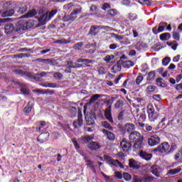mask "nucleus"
Segmentation results:
<instances>
[{"label": "nucleus", "instance_id": "33", "mask_svg": "<svg viewBox=\"0 0 182 182\" xmlns=\"http://www.w3.org/2000/svg\"><path fill=\"white\" fill-rule=\"evenodd\" d=\"M23 112L26 114H29V112H32V103L31 102H29L27 106L25 107Z\"/></svg>", "mask_w": 182, "mask_h": 182}, {"label": "nucleus", "instance_id": "1", "mask_svg": "<svg viewBox=\"0 0 182 182\" xmlns=\"http://www.w3.org/2000/svg\"><path fill=\"white\" fill-rule=\"evenodd\" d=\"M58 14V10L53 9L50 12H46L44 14H43L40 18L39 21L41 22L42 25H45L48 21H50L52 18H53L54 15H56Z\"/></svg>", "mask_w": 182, "mask_h": 182}, {"label": "nucleus", "instance_id": "27", "mask_svg": "<svg viewBox=\"0 0 182 182\" xmlns=\"http://www.w3.org/2000/svg\"><path fill=\"white\" fill-rule=\"evenodd\" d=\"M26 11H28V6H26V4H22L21 6L18 8V14H25Z\"/></svg>", "mask_w": 182, "mask_h": 182}, {"label": "nucleus", "instance_id": "23", "mask_svg": "<svg viewBox=\"0 0 182 182\" xmlns=\"http://www.w3.org/2000/svg\"><path fill=\"white\" fill-rule=\"evenodd\" d=\"M67 66H68V68H72V69H75V68H82L83 65L73 63V61H68L67 63Z\"/></svg>", "mask_w": 182, "mask_h": 182}, {"label": "nucleus", "instance_id": "7", "mask_svg": "<svg viewBox=\"0 0 182 182\" xmlns=\"http://www.w3.org/2000/svg\"><path fill=\"white\" fill-rule=\"evenodd\" d=\"M148 144L151 147H154V146L160 144V137L157 135L151 136V137L148 139Z\"/></svg>", "mask_w": 182, "mask_h": 182}, {"label": "nucleus", "instance_id": "19", "mask_svg": "<svg viewBox=\"0 0 182 182\" xmlns=\"http://www.w3.org/2000/svg\"><path fill=\"white\" fill-rule=\"evenodd\" d=\"M14 14H15V10H14L13 9H9L1 12V17L6 18L8 16H12Z\"/></svg>", "mask_w": 182, "mask_h": 182}, {"label": "nucleus", "instance_id": "15", "mask_svg": "<svg viewBox=\"0 0 182 182\" xmlns=\"http://www.w3.org/2000/svg\"><path fill=\"white\" fill-rule=\"evenodd\" d=\"M13 83L16 86V87H18L21 92H29V88L24 84H21L18 81H13Z\"/></svg>", "mask_w": 182, "mask_h": 182}, {"label": "nucleus", "instance_id": "29", "mask_svg": "<svg viewBox=\"0 0 182 182\" xmlns=\"http://www.w3.org/2000/svg\"><path fill=\"white\" fill-rule=\"evenodd\" d=\"M129 167L132 168H136V170L137 168H139V164L134 159H129Z\"/></svg>", "mask_w": 182, "mask_h": 182}, {"label": "nucleus", "instance_id": "20", "mask_svg": "<svg viewBox=\"0 0 182 182\" xmlns=\"http://www.w3.org/2000/svg\"><path fill=\"white\" fill-rule=\"evenodd\" d=\"M102 133L105 136H107L108 140L113 141L114 140V134L113 132L108 131L107 129H102Z\"/></svg>", "mask_w": 182, "mask_h": 182}, {"label": "nucleus", "instance_id": "44", "mask_svg": "<svg viewBox=\"0 0 182 182\" xmlns=\"http://www.w3.org/2000/svg\"><path fill=\"white\" fill-rule=\"evenodd\" d=\"M114 58V55H107L106 57L104 58V60L105 62H106L107 63H110V61L112 60V59H113Z\"/></svg>", "mask_w": 182, "mask_h": 182}, {"label": "nucleus", "instance_id": "61", "mask_svg": "<svg viewBox=\"0 0 182 182\" xmlns=\"http://www.w3.org/2000/svg\"><path fill=\"white\" fill-rule=\"evenodd\" d=\"M11 21V18H0V25L5 23V22H9Z\"/></svg>", "mask_w": 182, "mask_h": 182}, {"label": "nucleus", "instance_id": "62", "mask_svg": "<svg viewBox=\"0 0 182 182\" xmlns=\"http://www.w3.org/2000/svg\"><path fill=\"white\" fill-rule=\"evenodd\" d=\"M26 29H29L31 28H32V26H33V25H32V22H30V21H26Z\"/></svg>", "mask_w": 182, "mask_h": 182}, {"label": "nucleus", "instance_id": "25", "mask_svg": "<svg viewBox=\"0 0 182 182\" xmlns=\"http://www.w3.org/2000/svg\"><path fill=\"white\" fill-rule=\"evenodd\" d=\"M46 129H48V127L46 126V122H41L40 125L38 127H36V130L37 132H43L44 130H46Z\"/></svg>", "mask_w": 182, "mask_h": 182}, {"label": "nucleus", "instance_id": "39", "mask_svg": "<svg viewBox=\"0 0 182 182\" xmlns=\"http://www.w3.org/2000/svg\"><path fill=\"white\" fill-rule=\"evenodd\" d=\"M73 48L77 50H82V48H83V42L77 43Z\"/></svg>", "mask_w": 182, "mask_h": 182}, {"label": "nucleus", "instance_id": "57", "mask_svg": "<svg viewBox=\"0 0 182 182\" xmlns=\"http://www.w3.org/2000/svg\"><path fill=\"white\" fill-rule=\"evenodd\" d=\"M157 87L153 86V85H149L147 87V90L149 92H154L156 90Z\"/></svg>", "mask_w": 182, "mask_h": 182}, {"label": "nucleus", "instance_id": "63", "mask_svg": "<svg viewBox=\"0 0 182 182\" xmlns=\"http://www.w3.org/2000/svg\"><path fill=\"white\" fill-rule=\"evenodd\" d=\"M145 130H146V132H151L153 130V127L146 124L145 125Z\"/></svg>", "mask_w": 182, "mask_h": 182}, {"label": "nucleus", "instance_id": "5", "mask_svg": "<svg viewBox=\"0 0 182 182\" xmlns=\"http://www.w3.org/2000/svg\"><path fill=\"white\" fill-rule=\"evenodd\" d=\"M147 113L150 122H155V120L157 119V115L155 114L154 107H153V105L149 104L148 105Z\"/></svg>", "mask_w": 182, "mask_h": 182}, {"label": "nucleus", "instance_id": "17", "mask_svg": "<svg viewBox=\"0 0 182 182\" xmlns=\"http://www.w3.org/2000/svg\"><path fill=\"white\" fill-rule=\"evenodd\" d=\"M48 139H49V132L41 134L38 136L37 140L38 141H40V143H43L46 141Z\"/></svg>", "mask_w": 182, "mask_h": 182}, {"label": "nucleus", "instance_id": "9", "mask_svg": "<svg viewBox=\"0 0 182 182\" xmlns=\"http://www.w3.org/2000/svg\"><path fill=\"white\" fill-rule=\"evenodd\" d=\"M120 147L122 150V151H124V153H129L130 150H132V144L129 141H127L125 139H123L120 142Z\"/></svg>", "mask_w": 182, "mask_h": 182}, {"label": "nucleus", "instance_id": "10", "mask_svg": "<svg viewBox=\"0 0 182 182\" xmlns=\"http://www.w3.org/2000/svg\"><path fill=\"white\" fill-rule=\"evenodd\" d=\"M105 116L107 119V120H108V122H109V123H114V122L113 121V117H112V106L109 105L108 106L107 108H106L105 111Z\"/></svg>", "mask_w": 182, "mask_h": 182}, {"label": "nucleus", "instance_id": "60", "mask_svg": "<svg viewBox=\"0 0 182 182\" xmlns=\"http://www.w3.org/2000/svg\"><path fill=\"white\" fill-rule=\"evenodd\" d=\"M115 176L119 180H122V178H123V175L120 172H115Z\"/></svg>", "mask_w": 182, "mask_h": 182}, {"label": "nucleus", "instance_id": "64", "mask_svg": "<svg viewBox=\"0 0 182 182\" xmlns=\"http://www.w3.org/2000/svg\"><path fill=\"white\" fill-rule=\"evenodd\" d=\"M176 90H182V82L181 84L176 85Z\"/></svg>", "mask_w": 182, "mask_h": 182}, {"label": "nucleus", "instance_id": "49", "mask_svg": "<svg viewBox=\"0 0 182 182\" xmlns=\"http://www.w3.org/2000/svg\"><path fill=\"white\" fill-rule=\"evenodd\" d=\"M100 95L98 94L94 95L91 98H90V102L92 103V102H96L97 99H99Z\"/></svg>", "mask_w": 182, "mask_h": 182}, {"label": "nucleus", "instance_id": "58", "mask_svg": "<svg viewBox=\"0 0 182 182\" xmlns=\"http://www.w3.org/2000/svg\"><path fill=\"white\" fill-rule=\"evenodd\" d=\"M143 80V76L139 75L136 77V85H140L141 82Z\"/></svg>", "mask_w": 182, "mask_h": 182}, {"label": "nucleus", "instance_id": "22", "mask_svg": "<svg viewBox=\"0 0 182 182\" xmlns=\"http://www.w3.org/2000/svg\"><path fill=\"white\" fill-rule=\"evenodd\" d=\"M144 141V139H140L139 141H135L134 142H135L133 146V149H134V150H140V149H141L143 147V141Z\"/></svg>", "mask_w": 182, "mask_h": 182}, {"label": "nucleus", "instance_id": "55", "mask_svg": "<svg viewBox=\"0 0 182 182\" xmlns=\"http://www.w3.org/2000/svg\"><path fill=\"white\" fill-rule=\"evenodd\" d=\"M78 125L79 126H82V124H83V119L82 118V114H78Z\"/></svg>", "mask_w": 182, "mask_h": 182}, {"label": "nucleus", "instance_id": "18", "mask_svg": "<svg viewBox=\"0 0 182 182\" xmlns=\"http://www.w3.org/2000/svg\"><path fill=\"white\" fill-rule=\"evenodd\" d=\"M112 73H117L122 70V60H118L117 64L112 68Z\"/></svg>", "mask_w": 182, "mask_h": 182}, {"label": "nucleus", "instance_id": "56", "mask_svg": "<svg viewBox=\"0 0 182 182\" xmlns=\"http://www.w3.org/2000/svg\"><path fill=\"white\" fill-rule=\"evenodd\" d=\"M113 35H114V38L115 39H118V41H123L124 39V37H123L122 36L114 34V33H113Z\"/></svg>", "mask_w": 182, "mask_h": 182}, {"label": "nucleus", "instance_id": "12", "mask_svg": "<svg viewBox=\"0 0 182 182\" xmlns=\"http://www.w3.org/2000/svg\"><path fill=\"white\" fill-rule=\"evenodd\" d=\"M151 172L152 174L156 176V177H160V175L163 173V169L157 166H152L151 167Z\"/></svg>", "mask_w": 182, "mask_h": 182}, {"label": "nucleus", "instance_id": "41", "mask_svg": "<svg viewBox=\"0 0 182 182\" xmlns=\"http://www.w3.org/2000/svg\"><path fill=\"white\" fill-rule=\"evenodd\" d=\"M161 80H163V78L161 77H159L156 79L157 85L160 86L161 87H166V84L163 83Z\"/></svg>", "mask_w": 182, "mask_h": 182}, {"label": "nucleus", "instance_id": "4", "mask_svg": "<svg viewBox=\"0 0 182 182\" xmlns=\"http://www.w3.org/2000/svg\"><path fill=\"white\" fill-rule=\"evenodd\" d=\"M129 140L134 143V141H139V140H144V136L142 134L137 132L134 131L129 134Z\"/></svg>", "mask_w": 182, "mask_h": 182}, {"label": "nucleus", "instance_id": "38", "mask_svg": "<svg viewBox=\"0 0 182 182\" xmlns=\"http://www.w3.org/2000/svg\"><path fill=\"white\" fill-rule=\"evenodd\" d=\"M123 178L125 180V181H130L132 180V175H130L127 172H124L122 176Z\"/></svg>", "mask_w": 182, "mask_h": 182}, {"label": "nucleus", "instance_id": "45", "mask_svg": "<svg viewBox=\"0 0 182 182\" xmlns=\"http://www.w3.org/2000/svg\"><path fill=\"white\" fill-rule=\"evenodd\" d=\"M153 180H154V177L150 176H146L143 178L142 181H144V182H152Z\"/></svg>", "mask_w": 182, "mask_h": 182}, {"label": "nucleus", "instance_id": "8", "mask_svg": "<svg viewBox=\"0 0 182 182\" xmlns=\"http://www.w3.org/2000/svg\"><path fill=\"white\" fill-rule=\"evenodd\" d=\"M170 149V144L168 142L161 144L154 151H159V153H166Z\"/></svg>", "mask_w": 182, "mask_h": 182}, {"label": "nucleus", "instance_id": "16", "mask_svg": "<svg viewBox=\"0 0 182 182\" xmlns=\"http://www.w3.org/2000/svg\"><path fill=\"white\" fill-rule=\"evenodd\" d=\"M139 156L141 157V159H144V160H151V158L153 157V154H149L146 151H141L139 152Z\"/></svg>", "mask_w": 182, "mask_h": 182}, {"label": "nucleus", "instance_id": "53", "mask_svg": "<svg viewBox=\"0 0 182 182\" xmlns=\"http://www.w3.org/2000/svg\"><path fill=\"white\" fill-rule=\"evenodd\" d=\"M173 39H176V41H180V33H178L177 32H173Z\"/></svg>", "mask_w": 182, "mask_h": 182}, {"label": "nucleus", "instance_id": "46", "mask_svg": "<svg viewBox=\"0 0 182 182\" xmlns=\"http://www.w3.org/2000/svg\"><path fill=\"white\" fill-rule=\"evenodd\" d=\"M123 107V101L118 100L115 103V109H122Z\"/></svg>", "mask_w": 182, "mask_h": 182}, {"label": "nucleus", "instance_id": "40", "mask_svg": "<svg viewBox=\"0 0 182 182\" xmlns=\"http://www.w3.org/2000/svg\"><path fill=\"white\" fill-rule=\"evenodd\" d=\"M174 159L176 161H178L182 159V150L179 151L178 153L176 154Z\"/></svg>", "mask_w": 182, "mask_h": 182}, {"label": "nucleus", "instance_id": "47", "mask_svg": "<svg viewBox=\"0 0 182 182\" xmlns=\"http://www.w3.org/2000/svg\"><path fill=\"white\" fill-rule=\"evenodd\" d=\"M99 75H105L106 74V69L104 67H100L98 69Z\"/></svg>", "mask_w": 182, "mask_h": 182}, {"label": "nucleus", "instance_id": "11", "mask_svg": "<svg viewBox=\"0 0 182 182\" xmlns=\"http://www.w3.org/2000/svg\"><path fill=\"white\" fill-rule=\"evenodd\" d=\"M19 31H26V21L21 20L16 23V32H19Z\"/></svg>", "mask_w": 182, "mask_h": 182}, {"label": "nucleus", "instance_id": "36", "mask_svg": "<svg viewBox=\"0 0 182 182\" xmlns=\"http://www.w3.org/2000/svg\"><path fill=\"white\" fill-rule=\"evenodd\" d=\"M77 63H84V65H86L87 63H92V60L89 59H85V58H78L77 60Z\"/></svg>", "mask_w": 182, "mask_h": 182}, {"label": "nucleus", "instance_id": "24", "mask_svg": "<svg viewBox=\"0 0 182 182\" xmlns=\"http://www.w3.org/2000/svg\"><path fill=\"white\" fill-rule=\"evenodd\" d=\"M121 63H122L123 68H125L127 69H129V68H132V66H134V63L131 60L121 62Z\"/></svg>", "mask_w": 182, "mask_h": 182}, {"label": "nucleus", "instance_id": "35", "mask_svg": "<svg viewBox=\"0 0 182 182\" xmlns=\"http://www.w3.org/2000/svg\"><path fill=\"white\" fill-rule=\"evenodd\" d=\"M156 77V72L154 71H151L148 73L147 75V80H154Z\"/></svg>", "mask_w": 182, "mask_h": 182}, {"label": "nucleus", "instance_id": "32", "mask_svg": "<svg viewBox=\"0 0 182 182\" xmlns=\"http://www.w3.org/2000/svg\"><path fill=\"white\" fill-rule=\"evenodd\" d=\"M73 13H71L70 15H65L63 17V22H69V21H75V18H73Z\"/></svg>", "mask_w": 182, "mask_h": 182}, {"label": "nucleus", "instance_id": "42", "mask_svg": "<svg viewBox=\"0 0 182 182\" xmlns=\"http://www.w3.org/2000/svg\"><path fill=\"white\" fill-rule=\"evenodd\" d=\"M53 76L57 80H62V79H63V75L60 73H55Z\"/></svg>", "mask_w": 182, "mask_h": 182}, {"label": "nucleus", "instance_id": "51", "mask_svg": "<svg viewBox=\"0 0 182 182\" xmlns=\"http://www.w3.org/2000/svg\"><path fill=\"white\" fill-rule=\"evenodd\" d=\"M85 160L86 161V164L87 166V167H89L90 168V167H92L93 165V162H92L90 160L87 159V157H85Z\"/></svg>", "mask_w": 182, "mask_h": 182}, {"label": "nucleus", "instance_id": "14", "mask_svg": "<svg viewBox=\"0 0 182 182\" xmlns=\"http://www.w3.org/2000/svg\"><path fill=\"white\" fill-rule=\"evenodd\" d=\"M87 147L92 151H96L100 149L101 146L97 141H91L88 144Z\"/></svg>", "mask_w": 182, "mask_h": 182}, {"label": "nucleus", "instance_id": "26", "mask_svg": "<svg viewBox=\"0 0 182 182\" xmlns=\"http://www.w3.org/2000/svg\"><path fill=\"white\" fill-rule=\"evenodd\" d=\"M181 167H178L173 169H171L168 171V174H169V176H174L175 174H178V173H180V171H181Z\"/></svg>", "mask_w": 182, "mask_h": 182}, {"label": "nucleus", "instance_id": "54", "mask_svg": "<svg viewBox=\"0 0 182 182\" xmlns=\"http://www.w3.org/2000/svg\"><path fill=\"white\" fill-rule=\"evenodd\" d=\"M72 141H73L75 149H77V150L80 149V146H79V144L77 143V141L76 139H73Z\"/></svg>", "mask_w": 182, "mask_h": 182}, {"label": "nucleus", "instance_id": "30", "mask_svg": "<svg viewBox=\"0 0 182 182\" xmlns=\"http://www.w3.org/2000/svg\"><path fill=\"white\" fill-rule=\"evenodd\" d=\"M101 125L105 129H108V130H111V131L113 130V127H112V125L110 124H109V122H107V121H102L101 122Z\"/></svg>", "mask_w": 182, "mask_h": 182}, {"label": "nucleus", "instance_id": "3", "mask_svg": "<svg viewBox=\"0 0 182 182\" xmlns=\"http://www.w3.org/2000/svg\"><path fill=\"white\" fill-rule=\"evenodd\" d=\"M25 76H27V77H29L30 79H33L36 82H42L41 77H45L46 75H48V73L46 72H41L38 73L35 75H33L31 73L26 72L24 73Z\"/></svg>", "mask_w": 182, "mask_h": 182}, {"label": "nucleus", "instance_id": "21", "mask_svg": "<svg viewBox=\"0 0 182 182\" xmlns=\"http://www.w3.org/2000/svg\"><path fill=\"white\" fill-rule=\"evenodd\" d=\"M36 14H38V11H36V9H33L28 11L26 14L22 16V18H33V16H35Z\"/></svg>", "mask_w": 182, "mask_h": 182}, {"label": "nucleus", "instance_id": "43", "mask_svg": "<svg viewBox=\"0 0 182 182\" xmlns=\"http://www.w3.org/2000/svg\"><path fill=\"white\" fill-rule=\"evenodd\" d=\"M171 60V58L169 57H166L162 60V64L164 66H167L170 63V61Z\"/></svg>", "mask_w": 182, "mask_h": 182}, {"label": "nucleus", "instance_id": "37", "mask_svg": "<svg viewBox=\"0 0 182 182\" xmlns=\"http://www.w3.org/2000/svg\"><path fill=\"white\" fill-rule=\"evenodd\" d=\"M96 29H97V27L92 26L89 32L90 35H92V36H96L97 34V33H96Z\"/></svg>", "mask_w": 182, "mask_h": 182}, {"label": "nucleus", "instance_id": "34", "mask_svg": "<svg viewBox=\"0 0 182 182\" xmlns=\"http://www.w3.org/2000/svg\"><path fill=\"white\" fill-rule=\"evenodd\" d=\"M86 124L88 126H93L95 124V119L89 116H85Z\"/></svg>", "mask_w": 182, "mask_h": 182}, {"label": "nucleus", "instance_id": "31", "mask_svg": "<svg viewBox=\"0 0 182 182\" xmlns=\"http://www.w3.org/2000/svg\"><path fill=\"white\" fill-rule=\"evenodd\" d=\"M170 38H171V35H170V33H164L160 35L161 41H168Z\"/></svg>", "mask_w": 182, "mask_h": 182}, {"label": "nucleus", "instance_id": "52", "mask_svg": "<svg viewBox=\"0 0 182 182\" xmlns=\"http://www.w3.org/2000/svg\"><path fill=\"white\" fill-rule=\"evenodd\" d=\"M42 86H45L46 87H56V83L42 84Z\"/></svg>", "mask_w": 182, "mask_h": 182}, {"label": "nucleus", "instance_id": "2", "mask_svg": "<svg viewBox=\"0 0 182 182\" xmlns=\"http://www.w3.org/2000/svg\"><path fill=\"white\" fill-rule=\"evenodd\" d=\"M117 127L122 133H126V132L132 133L136 130V127L132 123H127L124 126L122 124H118Z\"/></svg>", "mask_w": 182, "mask_h": 182}, {"label": "nucleus", "instance_id": "50", "mask_svg": "<svg viewBox=\"0 0 182 182\" xmlns=\"http://www.w3.org/2000/svg\"><path fill=\"white\" fill-rule=\"evenodd\" d=\"M139 4H141V5H150V1L149 0H139Z\"/></svg>", "mask_w": 182, "mask_h": 182}, {"label": "nucleus", "instance_id": "48", "mask_svg": "<svg viewBox=\"0 0 182 182\" xmlns=\"http://www.w3.org/2000/svg\"><path fill=\"white\" fill-rule=\"evenodd\" d=\"M101 174H102L103 177L105 178V181L107 182H113V179L110 178V177L107 176L105 173L102 172Z\"/></svg>", "mask_w": 182, "mask_h": 182}, {"label": "nucleus", "instance_id": "28", "mask_svg": "<svg viewBox=\"0 0 182 182\" xmlns=\"http://www.w3.org/2000/svg\"><path fill=\"white\" fill-rule=\"evenodd\" d=\"M94 139H95V136L93 135H91V136L87 135V136H82V140L85 144L89 143V141H92V140H93Z\"/></svg>", "mask_w": 182, "mask_h": 182}, {"label": "nucleus", "instance_id": "13", "mask_svg": "<svg viewBox=\"0 0 182 182\" xmlns=\"http://www.w3.org/2000/svg\"><path fill=\"white\" fill-rule=\"evenodd\" d=\"M4 31L7 35H10V33H14V32H16V28H15V26H14V24L9 23L5 26Z\"/></svg>", "mask_w": 182, "mask_h": 182}, {"label": "nucleus", "instance_id": "6", "mask_svg": "<svg viewBox=\"0 0 182 182\" xmlns=\"http://www.w3.org/2000/svg\"><path fill=\"white\" fill-rule=\"evenodd\" d=\"M104 159H105V160H107V163L109 164H111V166H114V167H117V166H119V167H120V168H124V166H123V164H122V163H120V161H119L117 160H114L107 155H105Z\"/></svg>", "mask_w": 182, "mask_h": 182}, {"label": "nucleus", "instance_id": "59", "mask_svg": "<svg viewBox=\"0 0 182 182\" xmlns=\"http://www.w3.org/2000/svg\"><path fill=\"white\" fill-rule=\"evenodd\" d=\"M45 65H53V62H52V60L48 58V59H44V63Z\"/></svg>", "mask_w": 182, "mask_h": 182}]
</instances>
